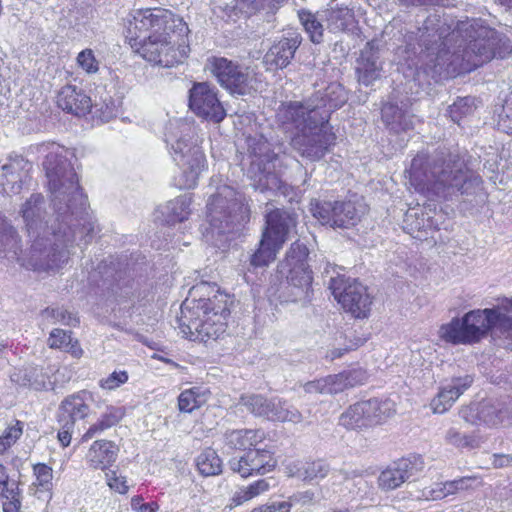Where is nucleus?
<instances>
[{
    "label": "nucleus",
    "mask_w": 512,
    "mask_h": 512,
    "mask_svg": "<svg viewBox=\"0 0 512 512\" xmlns=\"http://www.w3.org/2000/svg\"><path fill=\"white\" fill-rule=\"evenodd\" d=\"M177 132L167 135L171 145L173 159L181 170L177 185L180 189H193L198 183L201 172L206 167V158L199 146V137L187 122L176 121Z\"/></svg>",
    "instance_id": "obj_9"
},
{
    "label": "nucleus",
    "mask_w": 512,
    "mask_h": 512,
    "mask_svg": "<svg viewBox=\"0 0 512 512\" xmlns=\"http://www.w3.org/2000/svg\"><path fill=\"white\" fill-rule=\"evenodd\" d=\"M117 451L118 448L111 441H95L88 451L87 459L93 468L104 470L115 462Z\"/></svg>",
    "instance_id": "obj_34"
},
{
    "label": "nucleus",
    "mask_w": 512,
    "mask_h": 512,
    "mask_svg": "<svg viewBox=\"0 0 512 512\" xmlns=\"http://www.w3.org/2000/svg\"><path fill=\"white\" fill-rule=\"evenodd\" d=\"M270 421L289 422L293 424L302 423L303 414L287 400L274 397Z\"/></svg>",
    "instance_id": "obj_37"
},
{
    "label": "nucleus",
    "mask_w": 512,
    "mask_h": 512,
    "mask_svg": "<svg viewBox=\"0 0 512 512\" xmlns=\"http://www.w3.org/2000/svg\"><path fill=\"white\" fill-rule=\"evenodd\" d=\"M265 439L264 431L260 429H236L226 431L224 444L231 450L250 451Z\"/></svg>",
    "instance_id": "obj_31"
},
{
    "label": "nucleus",
    "mask_w": 512,
    "mask_h": 512,
    "mask_svg": "<svg viewBox=\"0 0 512 512\" xmlns=\"http://www.w3.org/2000/svg\"><path fill=\"white\" fill-rule=\"evenodd\" d=\"M48 341L50 348L63 349L71 352L75 356L81 352V349L78 347V342L76 340L73 341L70 331L58 328L54 329L51 331Z\"/></svg>",
    "instance_id": "obj_44"
},
{
    "label": "nucleus",
    "mask_w": 512,
    "mask_h": 512,
    "mask_svg": "<svg viewBox=\"0 0 512 512\" xmlns=\"http://www.w3.org/2000/svg\"><path fill=\"white\" fill-rule=\"evenodd\" d=\"M31 164L23 157L10 159L0 168V192L17 195L31 181L29 171Z\"/></svg>",
    "instance_id": "obj_23"
},
{
    "label": "nucleus",
    "mask_w": 512,
    "mask_h": 512,
    "mask_svg": "<svg viewBox=\"0 0 512 512\" xmlns=\"http://www.w3.org/2000/svg\"><path fill=\"white\" fill-rule=\"evenodd\" d=\"M107 484L109 487L119 493H126L128 486L124 477L117 476L115 471H109L106 473Z\"/></svg>",
    "instance_id": "obj_60"
},
{
    "label": "nucleus",
    "mask_w": 512,
    "mask_h": 512,
    "mask_svg": "<svg viewBox=\"0 0 512 512\" xmlns=\"http://www.w3.org/2000/svg\"><path fill=\"white\" fill-rule=\"evenodd\" d=\"M95 113L102 121H109L117 112L114 100L111 97L105 98L101 103L95 102L93 104Z\"/></svg>",
    "instance_id": "obj_54"
},
{
    "label": "nucleus",
    "mask_w": 512,
    "mask_h": 512,
    "mask_svg": "<svg viewBox=\"0 0 512 512\" xmlns=\"http://www.w3.org/2000/svg\"><path fill=\"white\" fill-rule=\"evenodd\" d=\"M270 488L269 479H260L250 484L244 489H241L237 492L232 501L235 506L241 505L242 503L260 495L261 493L267 491Z\"/></svg>",
    "instance_id": "obj_46"
},
{
    "label": "nucleus",
    "mask_w": 512,
    "mask_h": 512,
    "mask_svg": "<svg viewBox=\"0 0 512 512\" xmlns=\"http://www.w3.org/2000/svg\"><path fill=\"white\" fill-rule=\"evenodd\" d=\"M36 476V485L43 491H49L52 486V468L43 463L35 464L33 467Z\"/></svg>",
    "instance_id": "obj_51"
},
{
    "label": "nucleus",
    "mask_w": 512,
    "mask_h": 512,
    "mask_svg": "<svg viewBox=\"0 0 512 512\" xmlns=\"http://www.w3.org/2000/svg\"><path fill=\"white\" fill-rule=\"evenodd\" d=\"M41 149L47 151L43 167L55 218L50 222L47 202L41 193L31 194L22 203L19 215L31 241L28 265L34 270L48 271L68 261L74 244L90 243L99 228L87 210V197L71 163L74 153L55 143L42 144Z\"/></svg>",
    "instance_id": "obj_1"
},
{
    "label": "nucleus",
    "mask_w": 512,
    "mask_h": 512,
    "mask_svg": "<svg viewBox=\"0 0 512 512\" xmlns=\"http://www.w3.org/2000/svg\"><path fill=\"white\" fill-rule=\"evenodd\" d=\"M309 250L304 243L294 242L285 258L277 266L281 278L277 290L278 299L284 303L310 301L312 296V271L308 265Z\"/></svg>",
    "instance_id": "obj_8"
},
{
    "label": "nucleus",
    "mask_w": 512,
    "mask_h": 512,
    "mask_svg": "<svg viewBox=\"0 0 512 512\" xmlns=\"http://www.w3.org/2000/svg\"><path fill=\"white\" fill-rule=\"evenodd\" d=\"M131 47L148 62L167 68L183 63L190 52L187 44L172 45L170 35L137 40Z\"/></svg>",
    "instance_id": "obj_15"
},
{
    "label": "nucleus",
    "mask_w": 512,
    "mask_h": 512,
    "mask_svg": "<svg viewBox=\"0 0 512 512\" xmlns=\"http://www.w3.org/2000/svg\"><path fill=\"white\" fill-rule=\"evenodd\" d=\"M424 469L422 456L411 454L393 462L381 471L377 478L378 487L384 492L393 491L403 483L417 476Z\"/></svg>",
    "instance_id": "obj_19"
},
{
    "label": "nucleus",
    "mask_w": 512,
    "mask_h": 512,
    "mask_svg": "<svg viewBox=\"0 0 512 512\" xmlns=\"http://www.w3.org/2000/svg\"><path fill=\"white\" fill-rule=\"evenodd\" d=\"M497 125L500 130L512 135V95L505 100Z\"/></svg>",
    "instance_id": "obj_53"
},
{
    "label": "nucleus",
    "mask_w": 512,
    "mask_h": 512,
    "mask_svg": "<svg viewBox=\"0 0 512 512\" xmlns=\"http://www.w3.org/2000/svg\"><path fill=\"white\" fill-rule=\"evenodd\" d=\"M196 465L203 476H214L222 471V461L212 448H207L198 455Z\"/></svg>",
    "instance_id": "obj_42"
},
{
    "label": "nucleus",
    "mask_w": 512,
    "mask_h": 512,
    "mask_svg": "<svg viewBox=\"0 0 512 512\" xmlns=\"http://www.w3.org/2000/svg\"><path fill=\"white\" fill-rule=\"evenodd\" d=\"M330 466L324 460L299 462L290 468L291 476L304 482L325 478L330 473Z\"/></svg>",
    "instance_id": "obj_36"
},
{
    "label": "nucleus",
    "mask_w": 512,
    "mask_h": 512,
    "mask_svg": "<svg viewBox=\"0 0 512 512\" xmlns=\"http://www.w3.org/2000/svg\"><path fill=\"white\" fill-rule=\"evenodd\" d=\"M170 32L184 37L190 30L183 18L164 8L136 9L127 19V38L130 45L137 40L170 35Z\"/></svg>",
    "instance_id": "obj_10"
},
{
    "label": "nucleus",
    "mask_w": 512,
    "mask_h": 512,
    "mask_svg": "<svg viewBox=\"0 0 512 512\" xmlns=\"http://www.w3.org/2000/svg\"><path fill=\"white\" fill-rule=\"evenodd\" d=\"M296 224L295 217L283 209H275L266 215V227L262 236L283 247L287 236Z\"/></svg>",
    "instance_id": "obj_29"
},
{
    "label": "nucleus",
    "mask_w": 512,
    "mask_h": 512,
    "mask_svg": "<svg viewBox=\"0 0 512 512\" xmlns=\"http://www.w3.org/2000/svg\"><path fill=\"white\" fill-rule=\"evenodd\" d=\"M77 62L79 66L87 73H96L99 69V63L95 59L91 49H85L78 54Z\"/></svg>",
    "instance_id": "obj_55"
},
{
    "label": "nucleus",
    "mask_w": 512,
    "mask_h": 512,
    "mask_svg": "<svg viewBox=\"0 0 512 512\" xmlns=\"http://www.w3.org/2000/svg\"><path fill=\"white\" fill-rule=\"evenodd\" d=\"M125 412L121 407L109 406L103 413L101 418L90 426L87 432L83 435V440L91 439L95 434L101 433L106 429L111 428L120 422Z\"/></svg>",
    "instance_id": "obj_40"
},
{
    "label": "nucleus",
    "mask_w": 512,
    "mask_h": 512,
    "mask_svg": "<svg viewBox=\"0 0 512 512\" xmlns=\"http://www.w3.org/2000/svg\"><path fill=\"white\" fill-rule=\"evenodd\" d=\"M181 305L182 333L191 340H216L226 330L230 315L229 296L215 284L201 282L190 289Z\"/></svg>",
    "instance_id": "obj_4"
},
{
    "label": "nucleus",
    "mask_w": 512,
    "mask_h": 512,
    "mask_svg": "<svg viewBox=\"0 0 512 512\" xmlns=\"http://www.w3.org/2000/svg\"><path fill=\"white\" fill-rule=\"evenodd\" d=\"M91 401L92 394L85 390L69 395L61 401L56 418L59 426L57 438L63 447L70 444L76 422L88 416Z\"/></svg>",
    "instance_id": "obj_16"
},
{
    "label": "nucleus",
    "mask_w": 512,
    "mask_h": 512,
    "mask_svg": "<svg viewBox=\"0 0 512 512\" xmlns=\"http://www.w3.org/2000/svg\"><path fill=\"white\" fill-rule=\"evenodd\" d=\"M381 115L385 125L395 133L408 131L413 126L407 104L402 103L399 106L397 103L389 101L383 105Z\"/></svg>",
    "instance_id": "obj_30"
},
{
    "label": "nucleus",
    "mask_w": 512,
    "mask_h": 512,
    "mask_svg": "<svg viewBox=\"0 0 512 512\" xmlns=\"http://www.w3.org/2000/svg\"><path fill=\"white\" fill-rule=\"evenodd\" d=\"M320 492L308 489L302 492H297L292 495V501L295 505L300 504L302 506L314 505L320 502Z\"/></svg>",
    "instance_id": "obj_57"
},
{
    "label": "nucleus",
    "mask_w": 512,
    "mask_h": 512,
    "mask_svg": "<svg viewBox=\"0 0 512 512\" xmlns=\"http://www.w3.org/2000/svg\"><path fill=\"white\" fill-rule=\"evenodd\" d=\"M210 64L218 83L231 94L244 96L256 91L255 73L249 67L224 57H213Z\"/></svg>",
    "instance_id": "obj_14"
},
{
    "label": "nucleus",
    "mask_w": 512,
    "mask_h": 512,
    "mask_svg": "<svg viewBox=\"0 0 512 512\" xmlns=\"http://www.w3.org/2000/svg\"><path fill=\"white\" fill-rule=\"evenodd\" d=\"M21 435L22 427L20 426V422H17L14 426L8 427L3 433L4 439H7L11 444H14Z\"/></svg>",
    "instance_id": "obj_63"
},
{
    "label": "nucleus",
    "mask_w": 512,
    "mask_h": 512,
    "mask_svg": "<svg viewBox=\"0 0 512 512\" xmlns=\"http://www.w3.org/2000/svg\"><path fill=\"white\" fill-rule=\"evenodd\" d=\"M492 465L494 468H504L512 465V454H493Z\"/></svg>",
    "instance_id": "obj_62"
},
{
    "label": "nucleus",
    "mask_w": 512,
    "mask_h": 512,
    "mask_svg": "<svg viewBox=\"0 0 512 512\" xmlns=\"http://www.w3.org/2000/svg\"><path fill=\"white\" fill-rule=\"evenodd\" d=\"M246 142L251 158L247 171L251 185L261 192L281 190L283 182L280 156L270 149L269 142L263 136H249Z\"/></svg>",
    "instance_id": "obj_11"
},
{
    "label": "nucleus",
    "mask_w": 512,
    "mask_h": 512,
    "mask_svg": "<svg viewBox=\"0 0 512 512\" xmlns=\"http://www.w3.org/2000/svg\"><path fill=\"white\" fill-rule=\"evenodd\" d=\"M445 441L455 447H473V439L469 436L462 435L455 428H450L445 434Z\"/></svg>",
    "instance_id": "obj_56"
},
{
    "label": "nucleus",
    "mask_w": 512,
    "mask_h": 512,
    "mask_svg": "<svg viewBox=\"0 0 512 512\" xmlns=\"http://www.w3.org/2000/svg\"><path fill=\"white\" fill-rule=\"evenodd\" d=\"M58 106L75 116H85L93 109L91 98L75 85H66L61 88L57 95Z\"/></svg>",
    "instance_id": "obj_28"
},
{
    "label": "nucleus",
    "mask_w": 512,
    "mask_h": 512,
    "mask_svg": "<svg viewBox=\"0 0 512 512\" xmlns=\"http://www.w3.org/2000/svg\"><path fill=\"white\" fill-rule=\"evenodd\" d=\"M324 126L311 127L292 138L293 148L309 161L320 160L328 151L334 137L327 133Z\"/></svg>",
    "instance_id": "obj_22"
},
{
    "label": "nucleus",
    "mask_w": 512,
    "mask_h": 512,
    "mask_svg": "<svg viewBox=\"0 0 512 512\" xmlns=\"http://www.w3.org/2000/svg\"><path fill=\"white\" fill-rule=\"evenodd\" d=\"M383 62L380 59L379 46L375 41L367 42L356 60L355 72L358 82L369 86L381 77Z\"/></svg>",
    "instance_id": "obj_26"
},
{
    "label": "nucleus",
    "mask_w": 512,
    "mask_h": 512,
    "mask_svg": "<svg viewBox=\"0 0 512 512\" xmlns=\"http://www.w3.org/2000/svg\"><path fill=\"white\" fill-rule=\"evenodd\" d=\"M11 380L20 386L29 387L36 391L48 390L52 387L50 377L40 367L20 369L11 375Z\"/></svg>",
    "instance_id": "obj_33"
},
{
    "label": "nucleus",
    "mask_w": 512,
    "mask_h": 512,
    "mask_svg": "<svg viewBox=\"0 0 512 512\" xmlns=\"http://www.w3.org/2000/svg\"><path fill=\"white\" fill-rule=\"evenodd\" d=\"M476 109L477 104L474 97H457V99L448 106L447 114L454 123L460 125L461 121L473 115Z\"/></svg>",
    "instance_id": "obj_41"
},
{
    "label": "nucleus",
    "mask_w": 512,
    "mask_h": 512,
    "mask_svg": "<svg viewBox=\"0 0 512 512\" xmlns=\"http://www.w3.org/2000/svg\"><path fill=\"white\" fill-rule=\"evenodd\" d=\"M127 380L128 374L126 371H114L108 377L100 381V386L104 389L112 390L126 383Z\"/></svg>",
    "instance_id": "obj_59"
},
{
    "label": "nucleus",
    "mask_w": 512,
    "mask_h": 512,
    "mask_svg": "<svg viewBox=\"0 0 512 512\" xmlns=\"http://www.w3.org/2000/svg\"><path fill=\"white\" fill-rule=\"evenodd\" d=\"M395 412L393 401L372 398L349 406L341 414L339 423L347 429H362L381 424Z\"/></svg>",
    "instance_id": "obj_13"
},
{
    "label": "nucleus",
    "mask_w": 512,
    "mask_h": 512,
    "mask_svg": "<svg viewBox=\"0 0 512 512\" xmlns=\"http://www.w3.org/2000/svg\"><path fill=\"white\" fill-rule=\"evenodd\" d=\"M293 505H295V503L292 501V496H290L287 501L268 503L271 512H289Z\"/></svg>",
    "instance_id": "obj_64"
},
{
    "label": "nucleus",
    "mask_w": 512,
    "mask_h": 512,
    "mask_svg": "<svg viewBox=\"0 0 512 512\" xmlns=\"http://www.w3.org/2000/svg\"><path fill=\"white\" fill-rule=\"evenodd\" d=\"M473 480H475V479L471 478V477H462L457 480L446 482L443 485V488H441L439 490L432 489L429 491V493H430V496L432 499H434V500L441 499V498L446 497L449 494H453L457 490H463V489L468 488L469 483Z\"/></svg>",
    "instance_id": "obj_50"
},
{
    "label": "nucleus",
    "mask_w": 512,
    "mask_h": 512,
    "mask_svg": "<svg viewBox=\"0 0 512 512\" xmlns=\"http://www.w3.org/2000/svg\"><path fill=\"white\" fill-rule=\"evenodd\" d=\"M512 298H501L492 308L474 309L461 318L454 317L439 328V337L453 345H473L489 335L491 325L511 318Z\"/></svg>",
    "instance_id": "obj_7"
},
{
    "label": "nucleus",
    "mask_w": 512,
    "mask_h": 512,
    "mask_svg": "<svg viewBox=\"0 0 512 512\" xmlns=\"http://www.w3.org/2000/svg\"><path fill=\"white\" fill-rule=\"evenodd\" d=\"M335 300L355 318H366L371 311L372 298L366 286L344 275L331 277L328 283Z\"/></svg>",
    "instance_id": "obj_12"
},
{
    "label": "nucleus",
    "mask_w": 512,
    "mask_h": 512,
    "mask_svg": "<svg viewBox=\"0 0 512 512\" xmlns=\"http://www.w3.org/2000/svg\"><path fill=\"white\" fill-rule=\"evenodd\" d=\"M338 473L343 479L344 489L348 491L353 500L359 501L364 506L372 505L377 501L376 488L373 482L367 478L366 471L339 470Z\"/></svg>",
    "instance_id": "obj_24"
},
{
    "label": "nucleus",
    "mask_w": 512,
    "mask_h": 512,
    "mask_svg": "<svg viewBox=\"0 0 512 512\" xmlns=\"http://www.w3.org/2000/svg\"><path fill=\"white\" fill-rule=\"evenodd\" d=\"M347 99L345 88L333 82L325 89L316 91L304 102L295 101L281 105L277 118L283 125H291L302 132L327 124L331 113L341 108Z\"/></svg>",
    "instance_id": "obj_6"
},
{
    "label": "nucleus",
    "mask_w": 512,
    "mask_h": 512,
    "mask_svg": "<svg viewBox=\"0 0 512 512\" xmlns=\"http://www.w3.org/2000/svg\"><path fill=\"white\" fill-rule=\"evenodd\" d=\"M450 29L439 16L430 15L409 36V49L419 55L423 71L435 81L471 72L494 57L503 59L512 53L507 37L476 19L458 21Z\"/></svg>",
    "instance_id": "obj_2"
},
{
    "label": "nucleus",
    "mask_w": 512,
    "mask_h": 512,
    "mask_svg": "<svg viewBox=\"0 0 512 512\" xmlns=\"http://www.w3.org/2000/svg\"><path fill=\"white\" fill-rule=\"evenodd\" d=\"M489 335L492 337L503 336L506 339H512V317L504 318L502 321L492 324Z\"/></svg>",
    "instance_id": "obj_58"
},
{
    "label": "nucleus",
    "mask_w": 512,
    "mask_h": 512,
    "mask_svg": "<svg viewBox=\"0 0 512 512\" xmlns=\"http://www.w3.org/2000/svg\"><path fill=\"white\" fill-rule=\"evenodd\" d=\"M311 211L321 224L347 229L360 221L361 216L365 213V208L351 200L320 201L312 207Z\"/></svg>",
    "instance_id": "obj_17"
},
{
    "label": "nucleus",
    "mask_w": 512,
    "mask_h": 512,
    "mask_svg": "<svg viewBox=\"0 0 512 512\" xmlns=\"http://www.w3.org/2000/svg\"><path fill=\"white\" fill-rule=\"evenodd\" d=\"M368 375L363 369H352L338 374H334L338 393L347 388L362 385L366 382Z\"/></svg>",
    "instance_id": "obj_45"
},
{
    "label": "nucleus",
    "mask_w": 512,
    "mask_h": 512,
    "mask_svg": "<svg viewBox=\"0 0 512 512\" xmlns=\"http://www.w3.org/2000/svg\"><path fill=\"white\" fill-rule=\"evenodd\" d=\"M228 465L233 472L247 478L273 471L277 466V459L271 450L250 449L240 457L231 458Z\"/></svg>",
    "instance_id": "obj_21"
},
{
    "label": "nucleus",
    "mask_w": 512,
    "mask_h": 512,
    "mask_svg": "<svg viewBox=\"0 0 512 512\" xmlns=\"http://www.w3.org/2000/svg\"><path fill=\"white\" fill-rule=\"evenodd\" d=\"M404 230L417 239L426 238L428 231L436 228L432 217L422 209H409L404 215Z\"/></svg>",
    "instance_id": "obj_32"
},
{
    "label": "nucleus",
    "mask_w": 512,
    "mask_h": 512,
    "mask_svg": "<svg viewBox=\"0 0 512 512\" xmlns=\"http://www.w3.org/2000/svg\"><path fill=\"white\" fill-rule=\"evenodd\" d=\"M0 496L3 501H9L14 499L22 498L21 490L18 487V483L11 481L8 484L0 488Z\"/></svg>",
    "instance_id": "obj_61"
},
{
    "label": "nucleus",
    "mask_w": 512,
    "mask_h": 512,
    "mask_svg": "<svg viewBox=\"0 0 512 512\" xmlns=\"http://www.w3.org/2000/svg\"><path fill=\"white\" fill-rule=\"evenodd\" d=\"M473 381V376L467 374L454 377L441 386L430 403L433 412L443 414L448 411L454 402L472 385Z\"/></svg>",
    "instance_id": "obj_27"
},
{
    "label": "nucleus",
    "mask_w": 512,
    "mask_h": 512,
    "mask_svg": "<svg viewBox=\"0 0 512 512\" xmlns=\"http://www.w3.org/2000/svg\"><path fill=\"white\" fill-rule=\"evenodd\" d=\"M462 417L473 424H485L490 427L497 426L505 421L512 420V400L485 399L461 411Z\"/></svg>",
    "instance_id": "obj_20"
},
{
    "label": "nucleus",
    "mask_w": 512,
    "mask_h": 512,
    "mask_svg": "<svg viewBox=\"0 0 512 512\" xmlns=\"http://www.w3.org/2000/svg\"><path fill=\"white\" fill-rule=\"evenodd\" d=\"M188 106L197 117L213 123H220L226 117L217 88L208 82L193 84L189 90Z\"/></svg>",
    "instance_id": "obj_18"
},
{
    "label": "nucleus",
    "mask_w": 512,
    "mask_h": 512,
    "mask_svg": "<svg viewBox=\"0 0 512 512\" xmlns=\"http://www.w3.org/2000/svg\"><path fill=\"white\" fill-rule=\"evenodd\" d=\"M209 186L215 191L207 200L209 229L204 237L213 246L221 248L228 242V234L241 230L250 221L251 209L246 196L222 183L220 176L211 177Z\"/></svg>",
    "instance_id": "obj_5"
},
{
    "label": "nucleus",
    "mask_w": 512,
    "mask_h": 512,
    "mask_svg": "<svg viewBox=\"0 0 512 512\" xmlns=\"http://www.w3.org/2000/svg\"><path fill=\"white\" fill-rule=\"evenodd\" d=\"M273 398H267L261 394L243 395L239 400V405L245 407L247 411L256 417H262L270 420L272 413Z\"/></svg>",
    "instance_id": "obj_39"
},
{
    "label": "nucleus",
    "mask_w": 512,
    "mask_h": 512,
    "mask_svg": "<svg viewBox=\"0 0 512 512\" xmlns=\"http://www.w3.org/2000/svg\"><path fill=\"white\" fill-rule=\"evenodd\" d=\"M334 375H328L324 378L309 381L304 384L303 388L306 393H319L323 395L338 394Z\"/></svg>",
    "instance_id": "obj_49"
},
{
    "label": "nucleus",
    "mask_w": 512,
    "mask_h": 512,
    "mask_svg": "<svg viewBox=\"0 0 512 512\" xmlns=\"http://www.w3.org/2000/svg\"><path fill=\"white\" fill-rule=\"evenodd\" d=\"M466 156L447 148H438L430 155L417 154L411 162L410 179L443 199L474 194L482 179L473 172L474 165Z\"/></svg>",
    "instance_id": "obj_3"
},
{
    "label": "nucleus",
    "mask_w": 512,
    "mask_h": 512,
    "mask_svg": "<svg viewBox=\"0 0 512 512\" xmlns=\"http://www.w3.org/2000/svg\"><path fill=\"white\" fill-rule=\"evenodd\" d=\"M207 400L205 392L200 388L193 387L183 391L178 397L179 410L191 413L193 410L201 407Z\"/></svg>",
    "instance_id": "obj_43"
},
{
    "label": "nucleus",
    "mask_w": 512,
    "mask_h": 512,
    "mask_svg": "<svg viewBox=\"0 0 512 512\" xmlns=\"http://www.w3.org/2000/svg\"><path fill=\"white\" fill-rule=\"evenodd\" d=\"M42 316L48 319L52 324L61 323L67 326H76L79 323L76 314L68 311L64 307H47L42 311Z\"/></svg>",
    "instance_id": "obj_48"
},
{
    "label": "nucleus",
    "mask_w": 512,
    "mask_h": 512,
    "mask_svg": "<svg viewBox=\"0 0 512 512\" xmlns=\"http://www.w3.org/2000/svg\"><path fill=\"white\" fill-rule=\"evenodd\" d=\"M299 19L309 34L311 41L317 44L321 43L323 41L324 29L315 15L307 11H300Z\"/></svg>",
    "instance_id": "obj_47"
},
{
    "label": "nucleus",
    "mask_w": 512,
    "mask_h": 512,
    "mask_svg": "<svg viewBox=\"0 0 512 512\" xmlns=\"http://www.w3.org/2000/svg\"><path fill=\"white\" fill-rule=\"evenodd\" d=\"M282 246L262 236L258 249L250 256V266L253 268H262L275 260L277 253Z\"/></svg>",
    "instance_id": "obj_38"
},
{
    "label": "nucleus",
    "mask_w": 512,
    "mask_h": 512,
    "mask_svg": "<svg viewBox=\"0 0 512 512\" xmlns=\"http://www.w3.org/2000/svg\"><path fill=\"white\" fill-rule=\"evenodd\" d=\"M302 42V36L296 31L287 32L280 40L274 42L264 56V62L270 69H284L294 58Z\"/></svg>",
    "instance_id": "obj_25"
},
{
    "label": "nucleus",
    "mask_w": 512,
    "mask_h": 512,
    "mask_svg": "<svg viewBox=\"0 0 512 512\" xmlns=\"http://www.w3.org/2000/svg\"><path fill=\"white\" fill-rule=\"evenodd\" d=\"M351 18L352 15L348 8L332 11L329 17V26L332 30L344 31L347 29Z\"/></svg>",
    "instance_id": "obj_52"
},
{
    "label": "nucleus",
    "mask_w": 512,
    "mask_h": 512,
    "mask_svg": "<svg viewBox=\"0 0 512 512\" xmlns=\"http://www.w3.org/2000/svg\"><path fill=\"white\" fill-rule=\"evenodd\" d=\"M191 202L192 199L187 194L180 195L175 199L168 201L159 210L163 217V222L168 225H174L187 220L191 213Z\"/></svg>",
    "instance_id": "obj_35"
}]
</instances>
